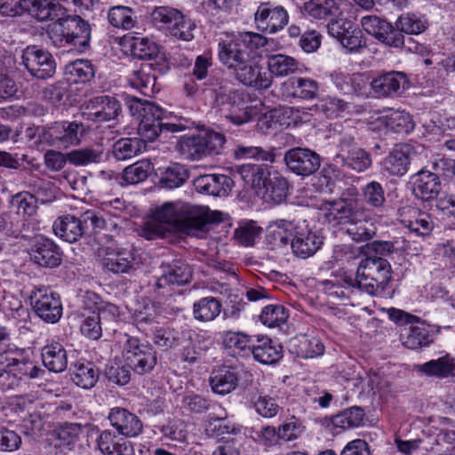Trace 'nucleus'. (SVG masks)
<instances>
[{
  "label": "nucleus",
  "mask_w": 455,
  "mask_h": 455,
  "mask_svg": "<svg viewBox=\"0 0 455 455\" xmlns=\"http://www.w3.org/2000/svg\"><path fill=\"white\" fill-rule=\"evenodd\" d=\"M96 2L98 0H22L21 6L38 20L56 19L48 28V35L53 44L84 52L91 37L89 24L79 16L65 15L71 6L88 9Z\"/></svg>",
  "instance_id": "nucleus-1"
},
{
  "label": "nucleus",
  "mask_w": 455,
  "mask_h": 455,
  "mask_svg": "<svg viewBox=\"0 0 455 455\" xmlns=\"http://www.w3.org/2000/svg\"><path fill=\"white\" fill-rule=\"evenodd\" d=\"M224 213L211 212L206 207L182 204L180 201L164 203L155 210L145 222L142 235L151 240L176 230L192 235L202 230L207 223H220L224 220Z\"/></svg>",
  "instance_id": "nucleus-2"
},
{
  "label": "nucleus",
  "mask_w": 455,
  "mask_h": 455,
  "mask_svg": "<svg viewBox=\"0 0 455 455\" xmlns=\"http://www.w3.org/2000/svg\"><path fill=\"white\" fill-rule=\"evenodd\" d=\"M238 173L251 187L253 196L283 199L290 195V187L286 179L276 172L271 173L267 165L243 164L239 167Z\"/></svg>",
  "instance_id": "nucleus-3"
},
{
  "label": "nucleus",
  "mask_w": 455,
  "mask_h": 455,
  "mask_svg": "<svg viewBox=\"0 0 455 455\" xmlns=\"http://www.w3.org/2000/svg\"><path fill=\"white\" fill-rule=\"evenodd\" d=\"M391 280V266L380 257H367L360 261L355 278L346 277L345 282L350 287H356L370 295L384 291Z\"/></svg>",
  "instance_id": "nucleus-4"
},
{
  "label": "nucleus",
  "mask_w": 455,
  "mask_h": 455,
  "mask_svg": "<svg viewBox=\"0 0 455 455\" xmlns=\"http://www.w3.org/2000/svg\"><path fill=\"white\" fill-rule=\"evenodd\" d=\"M0 390L12 389L22 377L36 378L40 370L29 358L26 349H10L0 354Z\"/></svg>",
  "instance_id": "nucleus-5"
},
{
  "label": "nucleus",
  "mask_w": 455,
  "mask_h": 455,
  "mask_svg": "<svg viewBox=\"0 0 455 455\" xmlns=\"http://www.w3.org/2000/svg\"><path fill=\"white\" fill-rule=\"evenodd\" d=\"M226 142L223 134L202 128L195 133L180 137L176 149L185 158L199 160L209 154H220Z\"/></svg>",
  "instance_id": "nucleus-6"
},
{
  "label": "nucleus",
  "mask_w": 455,
  "mask_h": 455,
  "mask_svg": "<svg viewBox=\"0 0 455 455\" xmlns=\"http://www.w3.org/2000/svg\"><path fill=\"white\" fill-rule=\"evenodd\" d=\"M359 201H324L320 207L321 217L332 226L362 223L371 220V209Z\"/></svg>",
  "instance_id": "nucleus-7"
},
{
  "label": "nucleus",
  "mask_w": 455,
  "mask_h": 455,
  "mask_svg": "<svg viewBox=\"0 0 455 455\" xmlns=\"http://www.w3.org/2000/svg\"><path fill=\"white\" fill-rule=\"evenodd\" d=\"M122 356L124 362L138 374L149 372L156 364L154 348L139 339L124 335Z\"/></svg>",
  "instance_id": "nucleus-8"
},
{
  "label": "nucleus",
  "mask_w": 455,
  "mask_h": 455,
  "mask_svg": "<svg viewBox=\"0 0 455 455\" xmlns=\"http://www.w3.org/2000/svg\"><path fill=\"white\" fill-rule=\"evenodd\" d=\"M153 18L156 22L162 23L171 36L183 41L194 38L195 22L180 11L161 6L154 11Z\"/></svg>",
  "instance_id": "nucleus-9"
},
{
  "label": "nucleus",
  "mask_w": 455,
  "mask_h": 455,
  "mask_svg": "<svg viewBox=\"0 0 455 455\" xmlns=\"http://www.w3.org/2000/svg\"><path fill=\"white\" fill-rule=\"evenodd\" d=\"M30 305L36 315L46 323H55L62 315L60 296L51 288L35 287L29 296Z\"/></svg>",
  "instance_id": "nucleus-10"
},
{
  "label": "nucleus",
  "mask_w": 455,
  "mask_h": 455,
  "mask_svg": "<svg viewBox=\"0 0 455 455\" xmlns=\"http://www.w3.org/2000/svg\"><path fill=\"white\" fill-rule=\"evenodd\" d=\"M135 108L136 112L140 117L138 125L139 138L143 143L144 141H154L163 130L161 124L162 117L164 116V109L148 101H135V105L131 108Z\"/></svg>",
  "instance_id": "nucleus-11"
},
{
  "label": "nucleus",
  "mask_w": 455,
  "mask_h": 455,
  "mask_svg": "<svg viewBox=\"0 0 455 455\" xmlns=\"http://www.w3.org/2000/svg\"><path fill=\"white\" fill-rule=\"evenodd\" d=\"M21 58L28 72L38 79H47L55 74V61L51 53L44 49L35 45L28 46Z\"/></svg>",
  "instance_id": "nucleus-12"
},
{
  "label": "nucleus",
  "mask_w": 455,
  "mask_h": 455,
  "mask_svg": "<svg viewBox=\"0 0 455 455\" xmlns=\"http://www.w3.org/2000/svg\"><path fill=\"white\" fill-rule=\"evenodd\" d=\"M287 11L280 5L269 2L260 3L254 14L257 28L266 33L275 34L284 28L288 23Z\"/></svg>",
  "instance_id": "nucleus-13"
},
{
  "label": "nucleus",
  "mask_w": 455,
  "mask_h": 455,
  "mask_svg": "<svg viewBox=\"0 0 455 455\" xmlns=\"http://www.w3.org/2000/svg\"><path fill=\"white\" fill-rule=\"evenodd\" d=\"M83 131L84 127L80 123L58 122L44 132L42 140L52 146L68 148L79 144Z\"/></svg>",
  "instance_id": "nucleus-14"
},
{
  "label": "nucleus",
  "mask_w": 455,
  "mask_h": 455,
  "mask_svg": "<svg viewBox=\"0 0 455 455\" xmlns=\"http://www.w3.org/2000/svg\"><path fill=\"white\" fill-rule=\"evenodd\" d=\"M235 78L243 84L255 89H268L272 76L260 62L255 59H245L234 71Z\"/></svg>",
  "instance_id": "nucleus-15"
},
{
  "label": "nucleus",
  "mask_w": 455,
  "mask_h": 455,
  "mask_svg": "<svg viewBox=\"0 0 455 455\" xmlns=\"http://www.w3.org/2000/svg\"><path fill=\"white\" fill-rule=\"evenodd\" d=\"M328 33L339 40L348 52H358L365 46L361 30L356 28L350 20L339 19L331 21L328 24Z\"/></svg>",
  "instance_id": "nucleus-16"
},
{
  "label": "nucleus",
  "mask_w": 455,
  "mask_h": 455,
  "mask_svg": "<svg viewBox=\"0 0 455 455\" xmlns=\"http://www.w3.org/2000/svg\"><path fill=\"white\" fill-rule=\"evenodd\" d=\"M284 162L291 172L300 176H309L320 166L319 156L315 152L303 148L288 150L284 155Z\"/></svg>",
  "instance_id": "nucleus-17"
},
{
  "label": "nucleus",
  "mask_w": 455,
  "mask_h": 455,
  "mask_svg": "<svg viewBox=\"0 0 455 455\" xmlns=\"http://www.w3.org/2000/svg\"><path fill=\"white\" fill-rule=\"evenodd\" d=\"M446 184L442 185L438 176L428 171H419L411 180L410 189L417 199H434L440 192L449 199Z\"/></svg>",
  "instance_id": "nucleus-18"
},
{
  "label": "nucleus",
  "mask_w": 455,
  "mask_h": 455,
  "mask_svg": "<svg viewBox=\"0 0 455 455\" xmlns=\"http://www.w3.org/2000/svg\"><path fill=\"white\" fill-rule=\"evenodd\" d=\"M120 112V102L114 97L104 95L92 99L84 115L92 121L107 122L116 118Z\"/></svg>",
  "instance_id": "nucleus-19"
},
{
  "label": "nucleus",
  "mask_w": 455,
  "mask_h": 455,
  "mask_svg": "<svg viewBox=\"0 0 455 455\" xmlns=\"http://www.w3.org/2000/svg\"><path fill=\"white\" fill-rule=\"evenodd\" d=\"M233 187V180L224 174L202 175L194 180V188L196 192L215 197L229 196Z\"/></svg>",
  "instance_id": "nucleus-20"
},
{
  "label": "nucleus",
  "mask_w": 455,
  "mask_h": 455,
  "mask_svg": "<svg viewBox=\"0 0 455 455\" xmlns=\"http://www.w3.org/2000/svg\"><path fill=\"white\" fill-rule=\"evenodd\" d=\"M411 147L407 144L396 145L381 162V172L385 176L401 177L409 170Z\"/></svg>",
  "instance_id": "nucleus-21"
},
{
  "label": "nucleus",
  "mask_w": 455,
  "mask_h": 455,
  "mask_svg": "<svg viewBox=\"0 0 455 455\" xmlns=\"http://www.w3.org/2000/svg\"><path fill=\"white\" fill-rule=\"evenodd\" d=\"M29 255L31 259L41 267H55L61 262L60 253L56 245L44 236L34 238Z\"/></svg>",
  "instance_id": "nucleus-22"
},
{
  "label": "nucleus",
  "mask_w": 455,
  "mask_h": 455,
  "mask_svg": "<svg viewBox=\"0 0 455 455\" xmlns=\"http://www.w3.org/2000/svg\"><path fill=\"white\" fill-rule=\"evenodd\" d=\"M409 80L403 72L394 71L374 78L371 86L379 97L400 95L408 88Z\"/></svg>",
  "instance_id": "nucleus-23"
},
{
  "label": "nucleus",
  "mask_w": 455,
  "mask_h": 455,
  "mask_svg": "<svg viewBox=\"0 0 455 455\" xmlns=\"http://www.w3.org/2000/svg\"><path fill=\"white\" fill-rule=\"evenodd\" d=\"M82 303L85 311L100 316L102 324L116 321L120 315L119 308L116 305L102 300L98 294L92 291L84 292Z\"/></svg>",
  "instance_id": "nucleus-24"
},
{
  "label": "nucleus",
  "mask_w": 455,
  "mask_h": 455,
  "mask_svg": "<svg viewBox=\"0 0 455 455\" xmlns=\"http://www.w3.org/2000/svg\"><path fill=\"white\" fill-rule=\"evenodd\" d=\"M108 419L112 427L123 435L135 437L142 431L140 419L126 409L120 407L111 409Z\"/></svg>",
  "instance_id": "nucleus-25"
},
{
  "label": "nucleus",
  "mask_w": 455,
  "mask_h": 455,
  "mask_svg": "<svg viewBox=\"0 0 455 455\" xmlns=\"http://www.w3.org/2000/svg\"><path fill=\"white\" fill-rule=\"evenodd\" d=\"M283 90L287 97L312 100L318 96L320 85L310 77L294 76L283 84Z\"/></svg>",
  "instance_id": "nucleus-26"
},
{
  "label": "nucleus",
  "mask_w": 455,
  "mask_h": 455,
  "mask_svg": "<svg viewBox=\"0 0 455 455\" xmlns=\"http://www.w3.org/2000/svg\"><path fill=\"white\" fill-rule=\"evenodd\" d=\"M323 237L316 232L311 231L307 228L299 226L295 236L291 242L293 252L302 258H307L314 255L322 246Z\"/></svg>",
  "instance_id": "nucleus-27"
},
{
  "label": "nucleus",
  "mask_w": 455,
  "mask_h": 455,
  "mask_svg": "<svg viewBox=\"0 0 455 455\" xmlns=\"http://www.w3.org/2000/svg\"><path fill=\"white\" fill-rule=\"evenodd\" d=\"M246 53L235 35H225L219 42V59L220 62L234 71L246 58Z\"/></svg>",
  "instance_id": "nucleus-28"
},
{
  "label": "nucleus",
  "mask_w": 455,
  "mask_h": 455,
  "mask_svg": "<svg viewBox=\"0 0 455 455\" xmlns=\"http://www.w3.org/2000/svg\"><path fill=\"white\" fill-rule=\"evenodd\" d=\"M97 446L104 455H135L132 443L105 430L97 438Z\"/></svg>",
  "instance_id": "nucleus-29"
},
{
  "label": "nucleus",
  "mask_w": 455,
  "mask_h": 455,
  "mask_svg": "<svg viewBox=\"0 0 455 455\" xmlns=\"http://www.w3.org/2000/svg\"><path fill=\"white\" fill-rule=\"evenodd\" d=\"M121 44L126 52L141 60H152L159 53L158 45L147 37L125 36Z\"/></svg>",
  "instance_id": "nucleus-30"
},
{
  "label": "nucleus",
  "mask_w": 455,
  "mask_h": 455,
  "mask_svg": "<svg viewBox=\"0 0 455 455\" xmlns=\"http://www.w3.org/2000/svg\"><path fill=\"white\" fill-rule=\"evenodd\" d=\"M349 139L347 141L343 140L341 142V153L337 156L347 167L361 172L368 169L371 165V158L370 155L363 148L357 147L349 148Z\"/></svg>",
  "instance_id": "nucleus-31"
},
{
  "label": "nucleus",
  "mask_w": 455,
  "mask_h": 455,
  "mask_svg": "<svg viewBox=\"0 0 455 455\" xmlns=\"http://www.w3.org/2000/svg\"><path fill=\"white\" fill-rule=\"evenodd\" d=\"M42 361L51 371L62 372L68 366V355L63 345L52 340L42 349Z\"/></svg>",
  "instance_id": "nucleus-32"
},
{
  "label": "nucleus",
  "mask_w": 455,
  "mask_h": 455,
  "mask_svg": "<svg viewBox=\"0 0 455 455\" xmlns=\"http://www.w3.org/2000/svg\"><path fill=\"white\" fill-rule=\"evenodd\" d=\"M251 355L263 364H273L282 357V347L267 337H254Z\"/></svg>",
  "instance_id": "nucleus-33"
},
{
  "label": "nucleus",
  "mask_w": 455,
  "mask_h": 455,
  "mask_svg": "<svg viewBox=\"0 0 455 455\" xmlns=\"http://www.w3.org/2000/svg\"><path fill=\"white\" fill-rule=\"evenodd\" d=\"M133 257L130 251L108 248L102 256V266L110 272L126 273L132 268Z\"/></svg>",
  "instance_id": "nucleus-34"
},
{
  "label": "nucleus",
  "mask_w": 455,
  "mask_h": 455,
  "mask_svg": "<svg viewBox=\"0 0 455 455\" xmlns=\"http://www.w3.org/2000/svg\"><path fill=\"white\" fill-rule=\"evenodd\" d=\"M222 344L226 349L235 355L248 356L251 355L254 337L242 331H226L221 333Z\"/></svg>",
  "instance_id": "nucleus-35"
},
{
  "label": "nucleus",
  "mask_w": 455,
  "mask_h": 455,
  "mask_svg": "<svg viewBox=\"0 0 455 455\" xmlns=\"http://www.w3.org/2000/svg\"><path fill=\"white\" fill-rule=\"evenodd\" d=\"M290 349L302 358H314L323 354L324 346L314 336L298 335L290 340Z\"/></svg>",
  "instance_id": "nucleus-36"
},
{
  "label": "nucleus",
  "mask_w": 455,
  "mask_h": 455,
  "mask_svg": "<svg viewBox=\"0 0 455 455\" xmlns=\"http://www.w3.org/2000/svg\"><path fill=\"white\" fill-rule=\"evenodd\" d=\"M415 369L428 377L444 379L455 376V358L449 355L418 364Z\"/></svg>",
  "instance_id": "nucleus-37"
},
{
  "label": "nucleus",
  "mask_w": 455,
  "mask_h": 455,
  "mask_svg": "<svg viewBox=\"0 0 455 455\" xmlns=\"http://www.w3.org/2000/svg\"><path fill=\"white\" fill-rule=\"evenodd\" d=\"M188 178V172L184 165L180 164H172L167 166L163 172L159 180V185L151 186L150 192L160 191L162 188H176L180 187Z\"/></svg>",
  "instance_id": "nucleus-38"
},
{
  "label": "nucleus",
  "mask_w": 455,
  "mask_h": 455,
  "mask_svg": "<svg viewBox=\"0 0 455 455\" xmlns=\"http://www.w3.org/2000/svg\"><path fill=\"white\" fill-rule=\"evenodd\" d=\"M190 278L191 270L189 266L182 262H176L162 274L157 279L156 286L157 289L173 285L180 286L188 283Z\"/></svg>",
  "instance_id": "nucleus-39"
},
{
  "label": "nucleus",
  "mask_w": 455,
  "mask_h": 455,
  "mask_svg": "<svg viewBox=\"0 0 455 455\" xmlns=\"http://www.w3.org/2000/svg\"><path fill=\"white\" fill-rule=\"evenodd\" d=\"M53 231L57 236L64 241L74 243L82 235L83 228L79 219L71 215H65L54 221Z\"/></svg>",
  "instance_id": "nucleus-40"
},
{
  "label": "nucleus",
  "mask_w": 455,
  "mask_h": 455,
  "mask_svg": "<svg viewBox=\"0 0 455 455\" xmlns=\"http://www.w3.org/2000/svg\"><path fill=\"white\" fill-rule=\"evenodd\" d=\"M303 13L313 19H331L340 15L339 7L334 0H310L304 4Z\"/></svg>",
  "instance_id": "nucleus-41"
},
{
  "label": "nucleus",
  "mask_w": 455,
  "mask_h": 455,
  "mask_svg": "<svg viewBox=\"0 0 455 455\" xmlns=\"http://www.w3.org/2000/svg\"><path fill=\"white\" fill-rule=\"evenodd\" d=\"M221 309V302L217 298L208 296L194 303L193 315L199 322H211L220 315Z\"/></svg>",
  "instance_id": "nucleus-42"
},
{
  "label": "nucleus",
  "mask_w": 455,
  "mask_h": 455,
  "mask_svg": "<svg viewBox=\"0 0 455 455\" xmlns=\"http://www.w3.org/2000/svg\"><path fill=\"white\" fill-rule=\"evenodd\" d=\"M299 61L285 54H273L267 58L268 74L271 76L283 77L294 73L298 69Z\"/></svg>",
  "instance_id": "nucleus-43"
},
{
  "label": "nucleus",
  "mask_w": 455,
  "mask_h": 455,
  "mask_svg": "<svg viewBox=\"0 0 455 455\" xmlns=\"http://www.w3.org/2000/svg\"><path fill=\"white\" fill-rule=\"evenodd\" d=\"M151 65H142L139 70L133 71L128 77V82L132 88L140 90L143 94L148 95L155 92L156 79L151 74Z\"/></svg>",
  "instance_id": "nucleus-44"
},
{
  "label": "nucleus",
  "mask_w": 455,
  "mask_h": 455,
  "mask_svg": "<svg viewBox=\"0 0 455 455\" xmlns=\"http://www.w3.org/2000/svg\"><path fill=\"white\" fill-rule=\"evenodd\" d=\"M298 229L299 226L293 222L280 220L269 225L267 235L273 239L275 245L283 246L292 240Z\"/></svg>",
  "instance_id": "nucleus-45"
},
{
  "label": "nucleus",
  "mask_w": 455,
  "mask_h": 455,
  "mask_svg": "<svg viewBox=\"0 0 455 455\" xmlns=\"http://www.w3.org/2000/svg\"><path fill=\"white\" fill-rule=\"evenodd\" d=\"M99 378L97 370L89 362H77L73 367V382L84 389H89L96 384Z\"/></svg>",
  "instance_id": "nucleus-46"
},
{
  "label": "nucleus",
  "mask_w": 455,
  "mask_h": 455,
  "mask_svg": "<svg viewBox=\"0 0 455 455\" xmlns=\"http://www.w3.org/2000/svg\"><path fill=\"white\" fill-rule=\"evenodd\" d=\"M145 148L139 138H122L114 145L112 153L114 157L118 161H124L139 155Z\"/></svg>",
  "instance_id": "nucleus-47"
},
{
  "label": "nucleus",
  "mask_w": 455,
  "mask_h": 455,
  "mask_svg": "<svg viewBox=\"0 0 455 455\" xmlns=\"http://www.w3.org/2000/svg\"><path fill=\"white\" fill-rule=\"evenodd\" d=\"M264 106L260 102H256L254 105H245L242 102L237 105H233L229 115L227 118L229 119L234 124L241 125L250 122L257 116L262 113Z\"/></svg>",
  "instance_id": "nucleus-48"
},
{
  "label": "nucleus",
  "mask_w": 455,
  "mask_h": 455,
  "mask_svg": "<svg viewBox=\"0 0 455 455\" xmlns=\"http://www.w3.org/2000/svg\"><path fill=\"white\" fill-rule=\"evenodd\" d=\"M289 318L288 309L280 304H271L264 307L259 315V321L269 328L280 327Z\"/></svg>",
  "instance_id": "nucleus-49"
},
{
  "label": "nucleus",
  "mask_w": 455,
  "mask_h": 455,
  "mask_svg": "<svg viewBox=\"0 0 455 455\" xmlns=\"http://www.w3.org/2000/svg\"><path fill=\"white\" fill-rule=\"evenodd\" d=\"M108 20L113 27L122 29H131L136 23L133 10L124 5L111 7L108 12Z\"/></svg>",
  "instance_id": "nucleus-50"
},
{
  "label": "nucleus",
  "mask_w": 455,
  "mask_h": 455,
  "mask_svg": "<svg viewBox=\"0 0 455 455\" xmlns=\"http://www.w3.org/2000/svg\"><path fill=\"white\" fill-rule=\"evenodd\" d=\"M153 169L149 160L142 159L124 168L122 178L127 184H137L144 181Z\"/></svg>",
  "instance_id": "nucleus-51"
},
{
  "label": "nucleus",
  "mask_w": 455,
  "mask_h": 455,
  "mask_svg": "<svg viewBox=\"0 0 455 455\" xmlns=\"http://www.w3.org/2000/svg\"><path fill=\"white\" fill-rule=\"evenodd\" d=\"M66 79L69 83H84L93 76V69L88 60H77L65 67Z\"/></svg>",
  "instance_id": "nucleus-52"
},
{
  "label": "nucleus",
  "mask_w": 455,
  "mask_h": 455,
  "mask_svg": "<svg viewBox=\"0 0 455 455\" xmlns=\"http://www.w3.org/2000/svg\"><path fill=\"white\" fill-rule=\"evenodd\" d=\"M395 26L408 35H419L427 29L428 22L424 16L407 13L397 19Z\"/></svg>",
  "instance_id": "nucleus-53"
},
{
  "label": "nucleus",
  "mask_w": 455,
  "mask_h": 455,
  "mask_svg": "<svg viewBox=\"0 0 455 455\" xmlns=\"http://www.w3.org/2000/svg\"><path fill=\"white\" fill-rule=\"evenodd\" d=\"M388 131L398 133H409L414 129V122L408 112L399 109H388Z\"/></svg>",
  "instance_id": "nucleus-54"
},
{
  "label": "nucleus",
  "mask_w": 455,
  "mask_h": 455,
  "mask_svg": "<svg viewBox=\"0 0 455 455\" xmlns=\"http://www.w3.org/2000/svg\"><path fill=\"white\" fill-rule=\"evenodd\" d=\"M251 403L259 415L267 419L276 416L281 409L275 398L263 393L252 396Z\"/></svg>",
  "instance_id": "nucleus-55"
},
{
  "label": "nucleus",
  "mask_w": 455,
  "mask_h": 455,
  "mask_svg": "<svg viewBox=\"0 0 455 455\" xmlns=\"http://www.w3.org/2000/svg\"><path fill=\"white\" fill-rule=\"evenodd\" d=\"M363 411L358 407H352L336 415L332 423L334 427L341 429L358 427L363 420Z\"/></svg>",
  "instance_id": "nucleus-56"
},
{
  "label": "nucleus",
  "mask_w": 455,
  "mask_h": 455,
  "mask_svg": "<svg viewBox=\"0 0 455 455\" xmlns=\"http://www.w3.org/2000/svg\"><path fill=\"white\" fill-rule=\"evenodd\" d=\"M102 156L103 152L101 150L89 148L76 149L68 153V162L76 166L100 163Z\"/></svg>",
  "instance_id": "nucleus-57"
},
{
  "label": "nucleus",
  "mask_w": 455,
  "mask_h": 455,
  "mask_svg": "<svg viewBox=\"0 0 455 455\" xmlns=\"http://www.w3.org/2000/svg\"><path fill=\"white\" fill-rule=\"evenodd\" d=\"M212 389L214 393L226 395L237 386V378L231 371H222L211 379Z\"/></svg>",
  "instance_id": "nucleus-58"
},
{
  "label": "nucleus",
  "mask_w": 455,
  "mask_h": 455,
  "mask_svg": "<svg viewBox=\"0 0 455 455\" xmlns=\"http://www.w3.org/2000/svg\"><path fill=\"white\" fill-rule=\"evenodd\" d=\"M82 433V427L80 424L71 423L61 426L56 431V443L55 446L59 448L68 447L74 445Z\"/></svg>",
  "instance_id": "nucleus-59"
},
{
  "label": "nucleus",
  "mask_w": 455,
  "mask_h": 455,
  "mask_svg": "<svg viewBox=\"0 0 455 455\" xmlns=\"http://www.w3.org/2000/svg\"><path fill=\"white\" fill-rule=\"evenodd\" d=\"M428 329L424 325L413 326L403 339V345L409 349H418L431 343Z\"/></svg>",
  "instance_id": "nucleus-60"
},
{
  "label": "nucleus",
  "mask_w": 455,
  "mask_h": 455,
  "mask_svg": "<svg viewBox=\"0 0 455 455\" xmlns=\"http://www.w3.org/2000/svg\"><path fill=\"white\" fill-rule=\"evenodd\" d=\"M260 231L261 228L254 221H245L235 229V239L243 246H251Z\"/></svg>",
  "instance_id": "nucleus-61"
},
{
  "label": "nucleus",
  "mask_w": 455,
  "mask_h": 455,
  "mask_svg": "<svg viewBox=\"0 0 455 455\" xmlns=\"http://www.w3.org/2000/svg\"><path fill=\"white\" fill-rule=\"evenodd\" d=\"M361 26L366 33L378 40L383 37L386 31L390 30V23L376 15L363 16L361 19Z\"/></svg>",
  "instance_id": "nucleus-62"
},
{
  "label": "nucleus",
  "mask_w": 455,
  "mask_h": 455,
  "mask_svg": "<svg viewBox=\"0 0 455 455\" xmlns=\"http://www.w3.org/2000/svg\"><path fill=\"white\" fill-rule=\"evenodd\" d=\"M83 317L84 318L81 324V332L92 339H98L101 336L102 323L100 316L96 314L88 313L83 308Z\"/></svg>",
  "instance_id": "nucleus-63"
},
{
  "label": "nucleus",
  "mask_w": 455,
  "mask_h": 455,
  "mask_svg": "<svg viewBox=\"0 0 455 455\" xmlns=\"http://www.w3.org/2000/svg\"><path fill=\"white\" fill-rule=\"evenodd\" d=\"M161 124L163 129L170 132H179L192 128L194 123L188 119L176 116L171 112L164 110V116Z\"/></svg>",
  "instance_id": "nucleus-64"
}]
</instances>
